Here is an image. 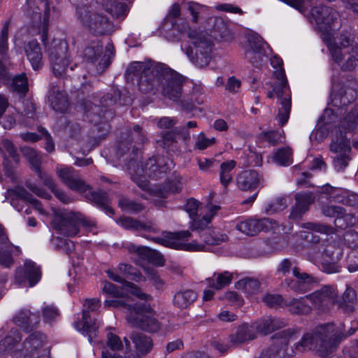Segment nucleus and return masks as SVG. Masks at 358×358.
<instances>
[{
    "instance_id": "obj_8",
    "label": "nucleus",
    "mask_w": 358,
    "mask_h": 358,
    "mask_svg": "<svg viewBox=\"0 0 358 358\" xmlns=\"http://www.w3.org/2000/svg\"><path fill=\"white\" fill-rule=\"evenodd\" d=\"M76 16L78 20L94 35H105L112 29V23L106 15L92 13L87 5L77 6Z\"/></svg>"
},
{
    "instance_id": "obj_57",
    "label": "nucleus",
    "mask_w": 358,
    "mask_h": 358,
    "mask_svg": "<svg viewBox=\"0 0 358 358\" xmlns=\"http://www.w3.org/2000/svg\"><path fill=\"white\" fill-rule=\"evenodd\" d=\"M119 206L122 210L130 213H136L143 209V206L141 203L127 198L120 199L119 200Z\"/></svg>"
},
{
    "instance_id": "obj_42",
    "label": "nucleus",
    "mask_w": 358,
    "mask_h": 358,
    "mask_svg": "<svg viewBox=\"0 0 358 358\" xmlns=\"http://www.w3.org/2000/svg\"><path fill=\"white\" fill-rule=\"evenodd\" d=\"M103 52L102 45L99 41H92L83 51V59L86 62L95 64Z\"/></svg>"
},
{
    "instance_id": "obj_2",
    "label": "nucleus",
    "mask_w": 358,
    "mask_h": 358,
    "mask_svg": "<svg viewBox=\"0 0 358 358\" xmlns=\"http://www.w3.org/2000/svg\"><path fill=\"white\" fill-rule=\"evenodd\" d=\"M355 331L356 329L350 328L345 333L337 329L334 323L322 324L313 332L304 334L296 343V349L299 352L316 350L320 356L326 357L332 352L337 343L352 335Z\"/></svg>"
},
{
    "instance_id": "obj_44",
    "label": "nucleus",
    "mask_w": 358,
    "mask_h": 358,
    "mask_svg": "<svg viewBox=\"0 0 358 358\" xmlns=\"http://www.w3.org/2000/svg\"><path fill=\"white\" fill-rule=\"evenodd\" d=\"M334 194V196L331 200L334 202L349 206H358V194H357L341 188H338Z\"/></svg>"
},
{
    "instance_id": "obj_40",
    "label": "nucleus",
    "mask_w": 358,
    "mask_h": 358,
    "mask_svg": "<svg viewBox=\"0 0 358 358\" xmlns=\"http://www.w3.org/2000/svg\"><path fill=\"white\" fill-rule=\"evenodd\" d=\"M101 3L104 9L113 17H124L127 14V6L124 3L117 2L116 0H101Z\"/></svg>"
},
{
    "instance_id": "obj_46",
    "label": "nucleus",
    "mask_w": 358,
    "mask_h": 358,
    "mask_svg": "<svg viewBox=\"0 0 358 358\" xmlns=\"http://www.w3.org/2000/svg\"><path fill=\"white\" fill-rule=\"evenodd\" d=\"M334 253L331 248H327L324 245L314 246L309 252L310 256L316 263L319 262V259H321L328 258L329 260L338 259V255L335 257Z\"/></svg>"
},
{
    "instance_id": "obj_36",
    "label": "nucleus",
    "mask_w": 358,
    "mask_h": 358,
    "mask_svg": "<svg viewBox=\"0 0 358 358\" xmlns=\"http://www.w3.org/2000/svg\"><path fill=\"white\" fill-rule=\"evenodd\" d=\"M23 156L29 162L31 168L38 174L41 180L44 179V176H47L42 173L41 169V157L40 153L34 148L30 147H23L21 149Z\"/></svg>"
},
{
    "instance_id": "obj_6",
    "label": "nucleus",
    "mask_w": 358,
    "mask_h": 358,
    "mask_svg": "<svg viewBox=\"0 0 358 358\" xmlns=\"http://www.w3.org/2000/svg\"><path fill=\"white\" fill-rule=\"evenodd\" d=\"M271 64L275 69L273 75L276 78L274 91L279 99H282V108L278 109L279 124L283 126L288 120L291 110V92L282 68V60L278 56L271 58Z\"/></svg>"
},
{
    "instance_id": "obj_49",
    "label": "nucleus",
    "mask_w": 358,
    "mask_h": 358,
    "mask_svg": "<svg viewBox=\"0 0 358 358\" xmlns=\"http://www.w3.org/2000/svg\"><path fill=\"white\" fill-rule=\"evenodd\" d=\"M43 184L47 186L55 194V196L62 203H69L71 202V198L62 189L57 188L55 182L49 176H45L42 180Z\"/></svg>"
},
{
    "instance_id": "obj_51",
    "label": "nucleus",
    "mask_w": 358,
    "mask_h": 358,
    "mask_svg": "<svg viewBox=\"0 0 358 358\" xmlns=\"http://www.w3.org/2000/svg\"><path fill=\"white\" fill-rule=\"evenodd\" d=\"M259 285V282L257 280L245 278L237 282L236 287L248 294H253L258 292Z\"/></svg>"
},
{
    "instance_id": "obj_32",
    "label": "nucleus",
    "mask_w": 358,
    "mask_h": 358,
    "mask_svg": "<svg viewBox=\"0 0 358 358\" xmlns=\"http://www.w3.org/2000/svg\"><path fill=\"white\" fill-rule=\"evenodd\" d=\"M357 296L356 290L352 287L347 285L341 300L337 301L338 307L346 313H351L355 310L357 304Z\"/></svg>"
},
{
    "instance_id": "obj_13",
    "label": "nucleus",
    "mask_w": 358,
    "mask_h": 358,
    "mask_svg": "<svg viewBox=\"0 0 358 358\" xmlns=\"http://www.w3.org/2000/svg\"><path fill=\"white\" fill-rule=\"evenodd\" d=\"M27 15L30 18L33 27H37L41 34V41L46 40L48 27L50 7L45 0H27Z\"/></svg>"
},
{
    "instance_id": "obj_48",
    "label": "nucleus",
    "mask_w": 358,
    "mask_h": 358,
    "mask_svg": "<svg viewBox=\"0 0 358 358\" xmlns=\"http://www.w3.org/2000/svg\"><path fill=\"white\" fill-rule=\"evenodd\" d=\"M236 165L234 160L223 162L220 165V179L224 186H227L232 180V171Z\"/></svg>"
},
{
    "instance_id": "obj_43",
    "label": "nucleus",
    "mask_w": 358,
    "mask_h": 358,
    "mask_svg": "<svg viewBox=\"0 0 358 358\" xmlns=\"http://www.w3.org/2000/svg\"><path fill=\"white\" fill-rule=\"evenodd\" d=\"M45 336L41 332L36 331L28 336L23 343L26 354H34L43 344Z\"/></svg>"
},
{
    "instance_id": "obj_50",
    "label": "nucleus",
    "mask_w": 358,
    "mask_h": 358,
    "mask_svg": "<svg viewBox=\"0 0 358 358\" xmlns=\"http://www.w3.org/2000/svg\"><path fill=\"white\" fill-rule=\"evenodd\" d=\"M273 160L281 166H289L292 163V150L289 147L278 149L273 155Z\"/></svg>"
},
{
    "instance_id": "obj_38",
    "label": "nucleus",
    "mask_w": 358,
    "mask_h": 358,
    "mask_svg": "<svg viewBox=\"0 0 358 358\" xmlns=\"http://www.w3.org/2000/svg\"><path fill=\"white\" fill-rule=\"evenodd\" d=\"M86 197L106 213H114L113 210L110 207V199L106 192L103 191L90 192L86 194Z\"/></svg>"
},
{
    "instance_id": "obj_31",
    "label": "nucleus",
    "mask_w": 358,
    "mask_h": 358,
    "mask_svg": "<svg viewBox=\"0 0 358 358\" xmlns=\"http://www.w3.org/2000/svg\"><path fill=\"white\" fill-rule=\"evenodd\" d=\"M306 296L299 298H288L285 302V307L293 315H308L311 311V307L308 304Z\"/></svg>"
},
{
    "instance_id": "obj_14",
    "label": "nucleus",
    "mask_w": 358,
    "mask_h": 358,
    "mask_svg": "<svg viewBox=\"0 0 358 358\" xmlns=\"http://www.w3.org/2000/svg\"><path fill=\"white\" fill-rule=\"evenodd\" d=\"M329 150L334 154L332 164L337 172H342L348 166L352 159L350 141L342 132L334 137L329 145Z\"/></svg>"
},
{
    "instance_id": "obj_26",
    "label": "nucleus",
    "mask_w": 358,
    "mask_h": 358,
    "mask_svg": "<svg viewBox=\"0 0 358 358\" xmlns=\"http://www.w3.org/2000/svg\"><path fill=\"white\" fill-rule=\"evenodd\" d=\"M48 99L54 110L64 113L67 110L69 103L66 96L55 82L50 84Z\"/></svg>"
},
{
    "instance_id": "obj_33",
    "label": "nucleus",
    "mask_w": 358,
    "mask_h": 358,
    "mask_svg": "<svg viewBox=\"0 0 358 358\" xmlns=\"http://www.w3.org/2000/svg\"><path fill=\"white\" fill-rule=\"evenodd\" d=\"M117 223L126 229L134 231H145L148 232H157L158 229L155 224L152 223H142L137 220L129 217L120 218Z\"/></svg>"
},
{
    "instance_id": "obj_27",
    "label": "nucleus",
    "mask_w": 358,
    "mask_h": 358,
    "mask_svg": "<svg viewBox=\"0 0 358 358\" xmlns=\"http://www.w3.org/2000/svg\"><path fill=\"white\" fill-rule=\"evenodd\" d=\"M257 337V331L252 325L243 324L238 327L234 334L229 336V342L232 346H238L243 343L255 339Z\"/></svg>"
},
{
    "instance_id": "obj_59",
    "label": "nucleus",
    "mask_w": 358,
    "mask_h": 358,
    "mask_svg": "<svg viewBox=\"0 0 358 358\" xmlns=\"http://www.w3.org/2000/svg\"><path fill=\"white\" fill-rule=\"evenodd\" d=\"M338 259L329 260L328 258L319 259L318 264L321 265V269L329 274L341 271V266L337 263Z\"/></svg>"
},
{
    "instance_id": "obj_52",
    "label": "nucleus",
    "mask_w": 358,
    "mask_h": 358,
    "mask_svg": "<svg viewBox=\"0 0 358 358\" xmlns=\"http://www.w3.org/2000/svg\"><path fill=\"white\" fill-rule=\"evenodd\" d=\"M333 96L334 101H336L337 99L340 100L339 106H347L355 99L357 96L356 89L342 87L338 95L334 94Z\"/></svg>"
},
{
    "instance_id": "obj_22",
    "label": "nucleus",
    "mask_w": 358,
    "mask_h": 358,
    "mask_svg": "<svg viewBox=\"0 0 358 358\" xmlns=\"http://www.w3.org/2000/svg\"><path fill=\"white\" fill-rule=\"evenodd\" d=\"M41 272L40 268L30 260L24 262V268L19 267L16 269L15 282L21 285L27 281L29 287H33L41 280Z\"/></svg>"
},
{
    "instance_id": "obj_45",
    "label": "nucleus",
    "mask_w": 358,
    "mask_h": 358,
    "mask_svg": "<svg viewBox=\"0 0 358 358\" xmlns=\"http://www.w3.org/2000/svg\"><path fill=\"white\" fill-rule=\"evenodd\" d=\"M10 90L20 96H24L29 90L28 79L25 73L15 76L10 85Z\"/></svg>"
},
{
    "instance_id": "obj_55",
    "label": "nucleus",
    "mask_w": 358,
    "mask_h": 358,
    "mask_svg": "<svg viewBox=\"0 0 358 358\" xmlns=\"http://www.w3.org/2000/svg\"><path fill=\"white\" fill-rule=\"evenodd\" d=\"M297 266V262L294 259L285 258L283 259L278 264L277 273L287 276L291 271L294 275L295 270H299Z\"/></svg>"
},
{
    "instance_id": "obj_23",
    "label": "nucleus",
    "mask_w": 358,
    "mask_h": 358,
    "mask_svg": "<svg viewBox=\"0 0 358 358\" xmlns=\"http://www.w3.org/2000/svg\"><path fill=\"white\" fill-rule=\"evenodd\" d=\"M57 173L61 180L72 190L83 192L89 188L72 167L57 168Z\"/></svg>"
},
{
    "instance_id": "obj_11",
    "label": "nucleus",
    "mask_w": 358,
    "mask_h": 358,
    "mask_svg": "<svg viewBox=\"0 0 358 358\" xmlns=\"http://www.w3.org/2000/svg\"><path fill=\"white\" fill-rule=\"evenodd\" d=\"M192 46L186 48V54L196 66L202 68L208 65L211 60L212 42L201 34H189Z\"/></svg>"
},
{
    "instance_id": "obj_61",
    "label": "nucleus",
    "mask_w": 358,
    "mask_h": 358,
    "mask_svg": "<svg viewBox=\"0 0 358 358\" xmlns=\"http://www.w3.org/2000/svg\"><path fill=\"white\" fill-rule=\"evenodd\" d=\"M111 328L108 329V332L106 334V345L107 346L112 350L118 351L123 350V343L121 341L120 338L113 334L111 331Z\"/></svg>"
},
{
    "instance_id": "obj_18",
    "label": "nucleus",
    "mask_w": 358,
    "mask_h": 358,
    "mask_svg": "<svg viewBox=\"0 0 358 358\" xmlns=\"http://www.w3.org/2000/svg\"><path fill=\"white\" fill-rule=\"evenodd\" d=\"M21 341V333L17 329H11L9 334L0 342V358H4L8 355L13 358H27V354L20 348Z\"/></svg>"
},
{
    "instance_id": "obj_30",
    "label": "nucleus",
    "mask_w": 358,
    "mask_h": 358,
    "mask_svg": "<svg viewBox=\"0 0 358 358\" xmlns=\"http://www.w3.org/2000/svg\"><path fill=\"white\" fill-rule=\"evenodd\" d=\"M26 55L34 70L38 71L43 66L42 52L39 43L36 40L27 43L24 47Z\"/></svg>"
},
{
    "instance_id": "obj_3",
    "label": "nucleus",
    "mask_w": 358,
    "mask_h": 358,
    "mask_svg": "<svg viewBox=\"0 0 358 358\" xmlns=\"http://www.w3.org/2000/svg\"><path fill=\"white\" fill-rule=\"evenodd\" d=\"M173 165L172 160L161 156L149 158L145 166L139 165L138 157H131L127 164L131 180L143 190H147L149 187L145 175L155 180L162 178Z\"/></svg>"
},
{
    "instance_id": "obj_17",
    "label": "nucleus",
    "mask_w": 358,
    "mask_h": 358,
    "mask_svg": "<svg viewBox=\"0 0 358 358\" xmlns=\"http://www.w3.org/2000/svg\"><path fill=\"white\" fill-rule=\"evenodd\" d=\"M277 226V222L273 219L253 217L238 222L236 229L247 236H254L261 231L272 230Z\"/></svg>"
},
{
    "instance_id": "obj_16",
    "label": "nucleus",
    "mask_w": 358,
    "mask_h": 358,
    "mask_svg": "<svg viewBox=\"0 0 358 358\" xmlns=\"http://www.w3.org/2000/svg\"><path fill=\"white\" fill-rule=\"evenodd\" d=\"M100 306V301L97 299H86L83 304L82 320L75 322L76 328L88 337L90 343L95 342L94 339L98 336L99 325L94 320L92 321L90 312L98 310Z\"/></svg>"
},
{
    "instance_id": "obj_41",
    "label": "nucleus",
    "mask_w": 358,
    "mask_h": 358,
    "mask_svg": "<svg viewBox=\"0 0 358 358\" xmlns=\"http://www.w3.org/2000/svg\"><path fill=\"white\" fill-rule=\"evenodd\" d=\"M233 274L229 271L222 273H215L210 278H208L206 281L208 286L215 289H220L229 285L232 280Z\"/></svg>"
},
{
    "instance_id": "obj_62",
    "label": "nucleus",
    "mask_w": 358,
    "mask_h": 358,
    "mask_svg": "<svg viewBox=\"0 0 358 358\" xmlns=\"http://www.w3.org/2000/svg\"><path fill=\"white\" fill-rule=\"evenodd\" d=\"M287 206V199L284 197H278L266 207L267 214H273L284 210Z\"/></svg>"
},
{
    "instance_id": "obj_56",
    "label": "nucleus",
    "mask_w": 358,
    "mask_h": 358,
    "mask_svg": "<svg viewBox=\"0 0 358 358\" xmlns=\"http://www.w3.org/2000/svg\"><path fill=\"white\" fill-rule=\"evenodd\" d=\"M113 47L111 44H108L106 47V54L101 58L100 61L96 66V71L92 72L94 74H100L103 73L110 65V59L109 54H113Z\"/></svg>"
},
{
    "instance_id": "obj_24",
    "label": "nucleus",
    "mask_w": 358,
    "mask_h": 358,
    "mask_svg": "<svg viewBox=\"0 0 358 358\" xmlns=\"http://www.w3.org/2000/svg\"><path fill=\"white\" fill-rule=\"evenodd\" d=\"M191 236L189 231H181L178 232H162V237L150 238L155 243L163 245L166 247L181 250L182 241H187Z\"/></svg>"
},
{
    "instance_id": "obj_7",
    "label": "nucleus",
    "mask_w": 358,
    "mask_h": 358,
    "mask_svg": "<svg viewBox=\"0 0 358 358\" xmlns=\"http://www.w3.org/2000/svg\"><path fill=\"white\" fill-rule=\"evenodd\" d=\"M133 142L136 144H144L147 142L146 135L143 128L138 124H135L133 129H127L122 132L116 149V156L118 159L122 158L123 162H127L131 157H138V148L135 145L132 146V150L130 151Z\"/></svg>"
},
{
    "instance_id": "obj_25",
    "label": "nucleus",
    "mask_w": 358,
    "mask_h": 358,
    "mask_svg": "<svg viewBox=\"0 0 358 358\" xmlns=\"http://www.w3.org/2000/svg\"><path fill=\"white\" fill-rule=\"evenodd\" d=\"M125 248L129 252L136 254L143 260H148L159 266L164 264L163 256L156 250H151L147 247L138 246L134 243H128Z\"/></svg>"
},
{
    "instance_id": "obj_29",
    "label": "nucleus",
    "mask_w": 358,
    "mask_h": 358,
    "mask_svg": "<svg viewBox=\"0 0 358 358\" xmlns=\"http://www.w3.org/2000/svg\"><path fill=\"white\" fill-rule=\"evenodd\" d=\"M14 322L24 331H31L40 322L38 313H31L29 310L22 309L14 317Z\"/></svg>"
},
{
    "instance_id": "obj_60",
    "label": "nucleus",
    "mask_w": 358,
    "mask_h": 358,
    "mask_svg": "<svg viewBox=\"0 0 358 358\" xmlns=\"http://www.w3.org/2000/svg\"><path fill=\"white\" fill-rule=\"evenodd\" d=\"M250 48L248 50H254V52L265 54V46L267 43L263 38L258 35H252L249 38Z\"/></svg>"
},
{
    "instance_id": "obj_12",
    "label": "nucleus",
    "mask_w": 358,
    "mask_h": 358,
    "mask_svg": "<svg viewBox=\"0 0 358 358\" xmlns=\"http://www.w3.org/2000/svg\"><path fill=\"white\" fill-rule=\"evenodd\" d=\"M47 41L48 36L46 40L44 42L42 41V42L47 48L52 73L57 78H63L66 74L70 65L67 55L68 45L59 40H53L50 45L48 46Z\"/></svg>"
},
{
    "instance_id": "obj_64",
    "label": "nucleus",
    "mask_w": 358,
    "mask_h": 358,
    "mask_svg": "<svg viewBox=\"0 0 358 358\" xmlns=\"http://www.w3.org/2000/svg\"><path fill=\"white\" fill-rule=\"evenodd\" d=\"M263 301L269 307H285L286 299H283L280 294H267L263 297Z\"/></svg>"
},
{
    "instance_id": "obj_5",
    "label": "nucleus",
    "mask_w": 358,
    "mask_h": 358,
    "mask_svg": "<svg viewBox=\"0 0 358 358\" xmlns=\"http://www.w3.org/2000/svg\"><path fill=\"white\" fill-rule=\"evenodd\" d=\"M329 50L335 63L340 64L346 55L348 57L341 65L343 71H352L358 67V45L355 44L349 31L342 32L329 44Z\"/></svg>"
},
{
    "instance_id": "obj_35",
    "label": "nucleus",
    "mask_w": 358,
    "mask_h": 358,
    "mask_svg": "<svg viewBox=\"0 0 358 358\" xmlns=\"http://www.w3.org/2000/svg\"><path fill=\"white\" fill-rule=\"evenodd\" d=\"M107 274L111 280L121 282L125 287L126 290L131 294L136 296L141 300H147L150 298V295L144 293L137 285L135 284L125 280L123 278L113 271H108Z\"/></svg>"
},
{
    "instance_id": "obj_1",
    "label": "nucleus",
    "mask_w": 358,
    "mask_h": 358,
    "mask_svg": "<svg viewBox=\"0 0 358 358\" xmlns=\"http://www.w3.org/2000/svg\"><path fill=\"white\" fill-rule=\"evenodd\" d=\"M126 76L133 82L136 80L145 94H155L162 87V94L173 101L179 100L181 96L183 78L166 64L135 62L127 67Z\"/></svg>"
},
{
    "instance_id": "obj_10",
    "label": "nucleus",
    "mask_w": 358,
    "mask_h": 358,
    "mask_svg": "<svg viewBox=\"0 0 358 358\" xmlns=\"http://www.w3.org/2000/svg\"><path fill=\"white\" fill-rule=\"evenodd\" d=\"M143 300V302L136 303V308L130 314L126 316L128 323L134 327H138L142 330L148 332H156L160 328L159 321L150 313L152 308L150 305L148 303V301L151 299Z\"/></svg>"
},
{
    "instance_id": "obj_54",
    "label": "nucleus",
    "mask_w": 358,
    "mask_h": 358,
    "mask_svg": "<svg viewBox=\"0 0 358 358\" xmlns=\"http://www.w3.org/2000/svg\"><path fill=\"white\" fill-rule=\"evenodd\" d=\"M119 272L124 275L127 278L139 282L142 280L143 276L140 271L130 264L121 263L118 265Z\"/></svg>"
},
{
    "instance_id": "obj_19",
    "label": "nucleus",
    "mask_w": 358,
    "mask_h": 358,
    "mask_svg": "<svg viewBox=\"0 0 358 358\" xmlns=\"http://www.w3.org/2000/svg\"><path fill=\"white\" fill-rule=\"evenodd\" d=\"M294 278H286L283 285L296 293H305L311 290L317 285V280L310 274L295 270Z\"/></svg>"
},
{
    "instance_id": "obj_21",
    "label": "nucleus",
    "mask_w": 358,
    "mask_h": 358,
    "mask_svg": "<svg viewBox=\"0 0 358 358\" xmlns=\"http://www.w3.org/2000/svg\"><path fill=\"white\" fill-rule=\"evenodd\" d=\"M337 293L331 285H324L320 289L306 295L312 302L313 306L318 309L328 308L336 302Z\"/></svg>"
},
{
    "instance_id": "obj_15",
    "label": "nucleus",
    "mask_w": 358,
    "mask_h": 358,
    "mask_svg": "<svg viewBox=\"0 0 358 358\" xmlns=\"http://www.w3.org/2000/svg\"><path fill=\"white\" fill-rule=\"evenodd\" d=\"M311 15L317 29L327 36L332 35V32L341 26L338 13L331 7L315 6L311 9Z\"/></svg>"
},
{
    "instance_id": "obj_34",
    "label": "nucleus",
    "mask_w": 358,
    "mask_h": 358,
    "mask_svg": "<svg viewBox=\"0 0 358 358\" xmlns=\"http://www.w3.org/2000/svg\"><path fill=\"white\" fill-rule=\"evenodd\" d=\"M197 299V294L192 289H184L177 292L173 298L174 306L179 309H185Z\"/></svg>"
},
{
    "instance_id": "obj_28",
    "label": "nucleus",
    "mask_w": 358,
    "mask_h": 358,
    "mask_svg": "<svg viewBox=\"0 0 358 358\" xmlns=\"http://www.w3.org/2000/svg\"><path fill=\"white\" fill-rule=\"evenodd\" d=\"M237 185L242 191L254 190L257 188L262 181L259 173L254 170L242 171L237 176Z\"/></svg>"
},
{
    "instance_id": "obj_47",
    "label": "nucleus",
    "mask_w": 358,
    "mask_h": 358,
    "mask_svg": "<svg viewBox=\"0 0 358 358\" xmlns=\"http://www.w3.org/2000/svg\"><path fill=\"white\" fill-rule=\"evenodd\" d=\"M6 153L8 157L15 163L20 161V155H18L16 148L13 142L8 139L3 138L0 141V154L7 159Z\"/></svg>"
},
{
    "instance_id": "obj_39",
    "label": "nucleus",
    "mask_w": 358,
    "mask_h": 358,
    "mask_svg": "<svg viewBox=\"0 0 358 358\" xmlns=\"http://www.w3.org/2000/svg\"><path fill=\"white\" fill-rule=\"evenodd\" d=\"M129 338L134 343L136 350L141 354H147L152 348L150 338L141 332L133 331Z\"/></svg>"
},
{
    "instance_id": "obj_63",
    "label": "nucleus",
    "mask_w": 358,
    "mask_h": 358,
    "mask_svg": "<svg viewBox=\"0 0 358 358\" xmlns=\"http://www.w3.org/2000/svg\"><path fill=\"white\" fill-rule=\"evenodd\" d=\"M322 212L327 217L336 218L343 217L346 214V210L344 208L334 205L324 206L322 208Z\"/></svg>"
},
{
    "instance_id": "obj_4",
    "label": "nucleus",
    "mask_w": 358,
    "mask_h": 358,
    "mask_svg": "<svg viewBox=\"0 0 358 358\" xmlns=\"http://www.w3.org/2000/svg\"><path fill=\"white\" fill-rule=\"evenodd\" d=\"M119 96V92L115 91L113 94L108 93L100 100L102 106L90 104L88 108L86 109V117L94 124L91 129L92 138L94 141L93 145H98L100 141L106 138L108 135L110 128L108 120L109 117H112L113 113L110 110H107L106 108L115 104Z\"/></svg>"
},
{
    "instance_id": "obj_53",
    "label": "nucleus",
    "mask_w": 358,
    "mask_h": 358,
    "mask_svg": "<svg viewBox=\"0 0 358 358\" xmlns=\"http://www.w3.org/2000/svg\"><path fill=\"white\" fill-rule=\"evenodd\" d=\"M202 241L208 245H220L222 243L227 241V236L226 234L211 232V231H203L200 236Z\"/></svg>"
},
{
    "instance_id": "obj_9",
    "label": "nucleus",
    "mask_w": 358,
    "mask_h": 358,
    "mask_svg": "<svg viewBox=\"0 0 358 358\" xmlns=\"http://www.w3.org/2000/svg\"><path fill=\"white\" fill-rule=\"evenodd\" d=\"M300 330L287 329L279 331L273 337V344L264 349L259 358H287L292 356L294 352H299L295 348L289 350L288 344L290 339L296 338V334H299ZM296 344L295 345V346Z\"/></svg>"
},
{
    "instance_id": "obj_20",
    "label": "nucleus",
    "mask_w": 358,
    "mask_h": 358,
    "mask_svg": "<svg viewBox=\"0 0 358 358\" xmlns=\"http://www.w3.org/2000/svg\"><path fill=\"white\" fill-rule=\"evenodd\" d=\"M53 228L65 236H74L80 231L76 213H63L56 215L52 222Z\"/></svg>"
},
{
    "instance_id": "obj_37",
    "label": "nucleus",
    "mask_w": 358,
    "mask_h": 358,
    "mask_svg": "<svg viewBox=\"0 0 358 358\" xmlns=\"http://www.w3.org/2000/svg\"><path fill=\"white\" fill-rule=\"evenodd\" d=\"M303 228L312 231L306 233L305 235V238L307 240V241L313 243H317L320 239L318 236H315L313 235V231L325 234H331L334 231V229L332 227L321 223L307 222L303 224Z\"/></svg>"
},
{
    "instance_id": "obj_58",
    "label": "nucleus",
    "mask_w": 358,
    "mask_h": 358,
    "mask_svg": "<svg viewBox=\"0 0 358 358\" xmlns=\"http://www.w3.org/2000/svg\"><path fill=\"white\" fill-rule=\"evenodd\" d=\"M315 199V196L312 192H301L295 195L296 203L308 210Z\"/></svg>"
}]
</instances>
